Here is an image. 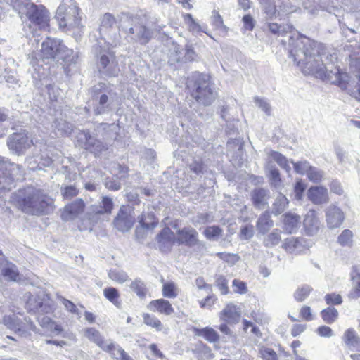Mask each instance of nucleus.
Here are the masks:
<instances>
[{"instance_id":"obj_12","label":"nucleus","mask_w":360,"mask_h":360,"mask_svg":"<svg viewBox=\"0 0 360 360\" xmlns=\"http://www.w3.org/2000/svg\"><path fill=\"white\" fill-rule=\"evenodd\" d=\"M20 169L18 165L1 160L0 184L3 183V179H5V182L8 181V183L20 179L22 176Z\"/></svg>"},{"instance_id":"obj_6","label":"nucleus","mask_w":360,"mask_h":360,"mask_svg":"<svg viewBox=\"0 0 360 360\" xmlns=\"http://www.w3.org/2000/svg\"><path fill=\"white\" fill-rule=\"evenodd\" d=\"M129 21L131 22V27H122L127 37L141 44H146L151 39V31L144 25L139 23L137 18L129 19Z\"/></svg>"},{"instance_id":"obj_48","label":"nucleus","mask_w":360,"mask_h":360,"mask_svg":"<svg viewBox=\"0 0 360 360\" xmlns=\"http://www.w3.org/2000/svg\"><path fill=\"white\" fill-rule=\"evenodd\" d=\"M222 233V229L218 226H207L204 231V235L210 240H216Z\"/></svg>"},{"instance_id":"obj_18","label":"nucleus","mask_w":360,"mask_h":360,"mask_svg":"<svg viewBox=\"0 0 360 360\" xmlns=\"http://www.w3.org/2000/svg\"><path fill=\"white\" fill-rule=\"evenodd\" d=\"M160 250L162 252H167L174 244L175 239L174 233L169 228H164L156 238Z\"/></svg>"},{"instance_id":"obj_39","label":"nucleus","mask_w":360,"mask_h":360,"mask_svg":"<svg viewBox=\"0 0 360 360\" xmlns=\"http://www.w3.org/2000/svg\"><path fill=\"white\" fill-rule=\"evenodd\" d=\"M281 233L280 230L274 229L264 238V245L268 248L277 245L281 240Z\"/></svg>"},{"instance_id":"obj_42","label":"nucleus","mask_w":360,"mask_h":360,"mask_svg":"<svg viewBox=\"0 0 360 360\" xmlns=\"http://www.w3.org/2000/svg\"><path fill=\"white\" fill-rule=\"evenodd\" d=\"M270 158L278 165L286 170L288 172L290 171L291 167L288 164L287 158L281 153L276 151H271L269 155Z\"/></svg>"},{"instance_id":"obj_47","label":"nucleus","mask_w":360,"mask_h":360,"mask_svg":"<svg viewBox=\"0 0 360 360\" xmlns=\"http://www.w3.org/2000/svg\"><path fill=\"white\" fill-rule=\"evenodd\" d=\"M131 289L141 299L146 295V288L143 282L140 279H136L131 284Z\"/></svg>"},{"instance_id":"obj_41","label":"nucleus","mask_w":360,"mask_h":360,"mask_svg":"<svg viewBox=\"0 0 360 360\" xmlns=\"http://www.w3.org/2000/svg\"><path fill=\"white\" fill-rule=\"evenodd\" d=\"M323 320L327 323H334L338 317V311L333 307H328L321 312Z\"/></svg>"},{"instance_id":"obj_24","label":"nucleus","mask_w":360,"mask_h":360,"mask_svg":"<svg viewBox=\"0 0 360 360\" xmlns=\"http://www.w3.org/2000/svg\"><path fill=\"white\" fill-rule=\"evenodd\" d=\"M283 222L285 231L289 233H292L299 229L301 217L297 214L289 212L283 215Z\"/></svg>"},{"instance_id":"obj_2","label":"nucleus","mask_w":360,"mask_h":360,"mask_svg":"<svg viewBox=\"0 0 360 360\" xmlns=\"http://www.w3.org/2000/svg\"><path fill=\"white\" fill-rule=\"evenodd\" d=\"M18 205L22 212L32 215L47 214L53 210V199L34 188L19 191Z\"/></svg>"},{"instance_id":"obj_15","label":"nucleus","mask_w":360,"mask_h":360,"mask_svg":"<svg viewBox=\"0 0 360 360\" xmlns=\"http://www.w3.org/2000/svg\"><path fill=\"white\" fill-rule=\"evenodd\" d=\"M84 201L81 198L77 199L63 208L61 213V218L65 221H72L78 217L79 214L84 212Z\"/></svg>"},{"instance_id":"obj_57","label":"nucleus","mask_w":360,"mask_h":360,"mask_svg":"<svg viewBox=\"0 0 360 360\" xmlns=\"http://www.w3.org/2000/svg\"><path fill=\"white\" fill-rule=\"evenodd\" d=\"M255 102L256 105L266 115H269L271 113V105L268 101L264 98H261L259 97L255 98Z\"/></svg>"},{"instance_id":"obj_3","label":"nucleus","mask_w":360,"mask_h":360,"mask_svg":"<svg viewBox=\"0 0 360 360\" xmlns=\"http://www.w3.org/2000/svg\"><path fill=\"white\" fill-rule=\"evenodd\" d=\"M26 15L29 22L23 25V32L27 38L38 36V29H45L48 27L49 17L48 11L42 5L27 4Z\"/></svg>"},{"instance_id":"obj_38","label":"nucleus","mask_w":360,"mask_h":360,"mask_svg":"<svg viewBox=\"0 0 360 360\" xmlns=\"http://www.w3.org/2000/svg\"><path fill=\"white\" fill-rule=\"evenodd\" d=\"M65 49L66 50L59 51L57 60H62L68 64L76 63L78 58L77 53H75L72 49H68L65 45Z\"/></svg>"},{"instance_id":"obj_36","label":"nucleus","mask_w":360,"mask_h":360,"mask_svg":"<svg viewBox=\"0 0 360 360\" xmlns=\"http://www.w3.org/2000/svg\"><path fill=\"white\" fill-rule=\"evenodd\" d=\"M196 335L203 337L207 341L211 343L217 342L219 335L212 328L205 327L196 330Z\"/></svg>"},{"instance_id":"obj_31","label":"nucleus","mask_w":360,"mask_h":360,"mask_svg":"<svg viewBox=\"0 0 360 360\" xmlns=\"http://www.w3.org/2000/svg\"><path fill=\"white\" fill-rule=\"evenodd\" d=\"M288 204L289 201L286 196L278 192L272 205L271 213L275 216L279 215L288 207Z\"/></svg>"},{"instance_id":"obj_11","label":"nucleus","mask_w":360,"mask_h":360,"mask_svg":"<svg viewBox=\"0 0 360 360\" xmlns=\"http://www.w3.org/2000/svg\"><path fill=\"white\" fill-rule=\"evenodd\" d=\"M32 144V140L25 132L13 133L8 136L7 140V146L9 150L17 155L22 154Z\"/></svg>"},{"instance_id":"obj_29","label":"nucleus","mask_w":360,"mask_h":360,"mask_svg":"<svg viewBox=\"0 0 360 360\" xmlns=\"http://www.w3.org/2000/svg\"><path fill=\"white\" fill-rule=\"evenodd\" d=\"M98 61V68L101 72L103 73L112 76L114 75L112 71L110 70V68L112 66V63H111V58H112V56L109 51L105 50H101Z\"/></svg>"},{"instance_id":"obj_50","label":"nucleus","mask_w":360,"mask_h":360,"mask_svg":"<svg viewBox=\"0 0 360 360\" xmlns=\"http://www.w3.org/2000/svg\"><path fill=\"white\" fill-rule=\"evenodd\" d=\"M302 238L291 237L285 240L283 247L287 251L293 252L296 251L299 246L302 244Z\"/></svg>"},{"instance_id":"obj_20","label":"nucleus","mask_w":360,"mask_h":360,"mask_svg":"<svg viewBox=\"0 0 360 360\" xmlns=\"http://www.w3.org/2000/svg\"><path fill=\"white\" fill-rule=\"evenodd\" d=\"M308 198L316 205H321L328 201L327 188L323 186H312L307 191Z\"/></svg>"},{"instance_id":"obj_22","label":"nucleus","mask_w":360,"mask_h":360,"mask_svg":"<svg viewBox=\"0 0 360 360\" xmlns=\"http://www.w3.org/2000/svg\"><path fill=\"white\" fill-rule=\"evenodd\" d=\"M147 307L150 311L167 316L171 315L174 311L170 302L165 299L152 300Z\"/></svg>"},{"instance_id":"obj_34","label":"nucleus","mask_w":360,"mask_h":360,"mask_svg":"<svg viewBox=\"0 0 360 360\" xmlns=\"http://www.w3.org/2000/svg\"><path fill=\"white\" fill-rule=\"evenodd\" d=\"M266 169L269 172L271 185L276 189H281L282 187V181L278 169L273 164L268 163Z\"/></svg>"},{"instance_id":"obj_32","label":"nucleus","mask_w":360,"mask_h":360,"mask_svg":"<svg viewBox=\"0 0 360 360\" xmlns=\"http://www.w3.org/2000/svg\"><path fill=\"white\" fill-rule=\"evenodd\" d=\"M184 55V49L176 44L172 43L168 52V63L170 65H175L178 63H182Z\"/></svg>"},{"instance_id":"obj_59","label":"nucleus","mask_w":360,"mask_h":360,"mask_svg":"<svg viewBox=\"0 0 360 360\" xmlns=\"http://www.w3.org/2000/svg\"><path fill=\"white\" fill-rule=\"evenodd\" d=\"M195 56L196 53L191 46L186 45L185 49H184L182 63L193 61Z\"/></svg>"},{"instance_id":"obj_8","label":"nucleus","mask_w":360,"mask_h":360,"mask_svg":"<svg viewBox=\"0 0 360 360\" xmlns=\"http://www.w3.org/2000/svg\"><path fill=\"white\" fill-rule=\"evenodd\" d=\"M3 322L9 329L14 330L21 336H27L30 331H34L36 328L30 319L24 318L22 321L15 314L5 316Z\"/></svg>"},{"instance_id":"obj_26","label":"nucleus","mask_w":360,"mask_h":360,"mask_svg":"<svg viewBox=\"0 0 360 360\" xmlns=\"http://www.w3.org/2000/svg\"><path fill=\"white\" fill-rule=\"evenodd\" d=\"M269 191L264 188L255 189L251 194L253 205L259 210L264 209L268 205Z\"/></svg>"},{"instance_id":"obj_60","label":"nucleus","mask_w":360,"mask_h":360,"mask_svg":"<svg viewBox=\"0 0 360 360\" xmlns=\"http://www.w3.org/2000/svg\"><path fill=\"white\" fill-rule=\"evenodd\" d=\"M216 285L222 295H226L229 292L228 281L224 276H219L216 279Z\"/></svg>"},{"instance_id":"obj_44","label":"nucleus","mask_w":360,"mask_h":360,"mask_svg":"<svg viewBox=\"0 0 360 360\" xmlns=\"http://www.w3.org/2000/svg\"><path fill=\"white\" fill-rule=\"evenodd\" d=\"M108 276L111 280L121 284L128 280L127 274L124 271L119 269L110 270L108 272Z\"/></svg>"},{"instance_id":"obj_51","label":"nucleus","mask_w":360,"mask_h":360,"mask_svg":"<svg viewBox=\"0 0 360 360\" xmlns=\"http://www.w3.org/2000/svg\"><path fill=\"white\" fill-rule=\"evenodd\" d=\"M311 290L312 288L310 286L303 285L295 290L294 297L297 302H302L309 296Z\"/></svg>"},{"instance_id":"obj_7","label":"nucleus","mask_w":360,"mask_h":360,"mask_svg":"<svg viewBox=\"0 0 360 360\" xmlns=\"http://www.w3.org/2000/svg\"><path fill=\"white\" fill-rule=\"evenodd\" d=\"M63 50H65V44L60 40L47 37L42 42L40 53L37 55L45 63H49V61L57 60L59 51Z\"/></svg>"},{"instance_id":"obj_61","label":"nucleus","mask_w":360,"mask_h":360,"mask_svg":"<svg viewBox=\"0 0 360 360\" xmlns=\"http://www.w3.org/2000/svg\"><path fill=\"white\" fill-rule=\"evenodd\" d=\"M112 352L114 353V354L110 355L112 357H115L116 359L120 358L122 360L130 359L129 356L124 352V350L115 343Z\"/></svg>"},{"instance_id":"obj_17","label":"nucleus","mask_w":360,"mask_h":360,"mask_svg":"<svg viewBox=\"0 0 360 360\" xmlns=\"http://www.w3.org/2000/svg\"><path fill=\"white\" fill-rule=\"evenodd\" d=\"M0 274L9 281H18L20 279L17 266L4 258H0Z\"/></svg>"},{"instance_id":"obj_5","label":"nucleus","mask_w":360,"mask_h":360,"mask_svg":"<svg viewBox=\"0 0 360 360\" xmlns=\"http://www.w3.org/2000/svg\"><path fill=\"white\" fill-rule=\"evenodd\" d=\"M193 77L195 79V90L192 93L193 97L200 104L210 105L215 98L216 92L210 86V77L196 72Z\"/></svg>"},{"instance_id":"obj_35","label":"nucleus","mask_w":360,"mask_h":360,"mask_svg":"<svg viewBox=\"0 0 360 360\" xmlns=\"http://www.w3.org/2000/svg\"><path fill=\"white\" fill-rule=\"evenodd\" d=\"M104 297L113 304L117 308L122 307V302L120 300V293L118 290L113 287H108L103 290Z\"/></svg>"},{"instance_id":"obj_28","label":"nucleus","mask_w":360,"mask_h":360,"mask_svg":"<svg viewBox=\"0 0 360 360\" xmlns=\"http://www.w3.org/2000/svg\"><path fill=\"white\" fill-rule=\"evenodd\" d=\"M343 340L350 349L360 352V338L353 328H349L345 332Z\"/></svg>"},{"instance_id":"obj_56","label":"nucleus","mask_w":360,"mask_h":360,"mask_svg":"<svg viewBox=\"0 0 360 360\" xmlns=\"http://www.w3.org/2000/svg\"><path fill=\"white\" fill-rule=\"evenodd\" d=\"M259 353L264 360H278L277 354L271 348L262 347Z\"/></svg>"},{"instance_id":"obj_33","label":"nucleus","mask_w":360,"mask_h":360,"mask_svg":"<svg viewBox=\"0 0 360 360\" xmlns=\"http://www.w3.org/2000/svg\"><path fill=\"white\" fill-rule=\"evenodd\" d=\"M113 208V202L112 199L107 196H103L101 202L99 205L92 206V211L95 214H110Z\"/></svg>"},{"instance_id":"obj_13","label":"nucleus","mask_w":360,"mask_h":360,"mask_svg":"<svg viewBox=\"0 0 360 360\" xmlns=\"http://www.w3.org/2000/svg\"><path fill=\"white\" fill-rule=\"evenodd\" d=\"M325 212L327 226L330 229L340 227L345 221L344 212L336 205L333 204L327 207Z\"/></svg>"},{"instance_id":"obj_52","label":"nucleus","mask_w":360,"mask_h":360,"mask_svg":"<svg viewBox=\"0 0 360 360\" xmlns=\"http://www.w3.org/2000/svg\"><path fill=\"white\" fill-rule=\"evenodd\" d=\"M76 139L79 146L86 149L89 141L92 140V136L89 131H80L77 134Z\"/></svg>"},{"instance_id":"obj_14","label":"nucleus","mask_w":360,"mask_h":360,"mask_svg":"<svg viewBox=\"0 0 360 360\" xmlns=\"http://www.w3.org/2000/svg\"><path fill=\"white\" fill-rule=\"evenodd\" d=\"M140 226L136 229V235L138 238H144L145 231L153 230L158 224V220L153 213L142 214L138 218Z\"/></svg>"},{"instance_id":"obj_63","label":"nucleus","mask_w":360,"mask_h":360,"mask_svg":"<svg viewBox=\"0 0 360 360\" xmlns=\"http://www.w3.org/2000/svg\"><path fill=\"white\" fill-rule=\"evenodd\" d=\"M233 291L239 294H245L248 291L246 283L238 279L233 281Z\"/></svg>"},{"instance_id":"obj_43","label":"nucleus","mask_w":360,"mask_h":360,"mask_svg":"<svg viewBox=\"0 0 360 360\" xmlns=\"http://www.w3.org/2000/svg\"><path fill=\"white\" fill-rule=\"evenodd\" d=\"M143 322L148 326L155 328L158 331H160L162 329V324L161 321L155 316L149 314H143Z\"/></svg>"},{"instance_id":"obj_49","label":"nucleus","mask_w":360,"mask_h":360,"mask_svg":"<svg viewBox=\"0 0 360 360\" xmlns=\"http://www.w3.org/2000/svg\"><path fill=\"white\" fill-rule=\"evenodd\" d=\"M104 149L105 146L103 144V143L93 136L92 140L89 141L86 148V150L94 153L96 155H98Z\"/></svg>"},{"instance_id":"obj_10","label":"nucleus","mask_w":360,"mask_h":360,"mask_svg":"<svg viewBox=\"0 0 360 360\" xmlns=\"http://www.w3.org/2000/svg\"><path fill=\"white\" fill-rule=\"evenodd\" d=\"M84 335L90 342L96 344L103 351L109 353L110 355L114 354L112 351L115 347V342L110 339L105 340L100 331L95 328L90 327L85 328L84 330Z\"/></svg>"},{"instance_id":"obj_55","label":"nucleus","mask_w":360,"mask_h":360,"mask_svg":"<svg viewBox=\"0 0 360 360\" xmlns=\"http://www.w3.org/2000/svg\"><path fill=\"white\" fill-rule=\"evenodd\" d=\"M162 295L168 298H174L177 296L176 286L174 283H166L163 285Z\"/></svg>"},{"instance_id":"obj_25","label":"nucleus","mask_w":360,"mask_h":360,"mask_svg":"<svg viewBox=\"0 0 360 360\" xmlns=\"http://www.w3.org/2000/svg\"><path fill=\"white\" fill-rule=\"evenodd\" d=\"M26 308L30 311L38 313H47L48 309L44 304L42 299L36 295L30 294L26 302Z\"/></svg>"},{"instance_id":"obj_62","label":"nucleus","mask_w":360,"mask_h":360,"mask_svg":"<svg viewBox=\"0 0 360 360\" xmlns=\"http://www.w3.org/2000/svg\"><path fill=\"white\" fill-rule=\"evenodd\" d=\"M325 300L329 305H338L342 302V297L335 293L327 294L325 296Z\"/></svg>"},{"instance_id":"obj_9","label":"nucleus","mask_w":360,"mask_h":360,"mask_svg":"<svg viewBox=\"0 0 360 360\" xmlns=\"http://www.w3.org/2000/svg\"><path fill=\"white\" fill-rule=\"evenodd\" d=\"M262 9L270 18H276L281 13H292L295 10L288 5V0H258Z\"/></svg>"},{"instance_id":"obj_40","label":"nucleus","mask_w":360,"mask_h":360,"mask_svg":"<svg viewBox=\"0 0 360 360\" xmlns=\"http://www.w3.org/2000/svg\"><path fill=\"white\" fill-rule=\"evenodd\" d=\"M184 19L186 24L188 25L190 32H192L193 33H198L200 32L207 33L203 27L193 18L191 14H185L184 15Z\"/></svg>"},{"instance_id":"obj_58","label":"nucleus","mask_w":360,"mask_h":360,"mask_svg":"<svg viewBox=\"0 0 360 360\" xmlns=\"http://www.w3.org/2000/svg\"><path fill=\"white\" fill-rule=\"evenodd\" d=\"M292 162L294 164L295 171L300 174H307L311 167V165H309V163L307 161H300L296 163Z\"/></svg>"},{"instance_id":"obj_53","label":"nucleus","mask_w":360,"mask_h":360,"mask_svg":"<svg viewBox=\"0 0 360 360\" xmlns=\"http://www.w3.org/2000/svg\"><path fill=\"white\" fill-rule=\"evenodd\" d=\"M307 176L311 181L314 183H319L322 180L323 173L318 168L311 166L307 174Z\"/></svg>"},{"instance_id":"obj_19","label":"nucleus","mask_w":360,"mask_h":360,"mask_svg":"<svg viewBox=\"0 0 360 360\" xmlns=\"http://www.w3.org/2000/svg\"><path fill=\"white\" fill-rule=\"evenodd\" d=\"M178 238L176 242L179 244H185L188 246H193L198 243V232L191 227H185L177 231Z\"/></svg>"},{"instance_id":"obj_37","label":"nucleus","mask_w":360,"mask_h":360,"mask_svg":"<svg viewBox=\"0 0 360 360\" xmlns=\"http://www.w3.org/2000/svg\"><path fill=\"white\" fill-rule=\"evenodd\" d=\"M116 24V20L115 17L109 13H105L101 18V25H100V33H106L108 30Z\"/></svg>"},{"instance_id":"obj_45","label":"nucleus","mask_w":360,"mask_h":360,"mask_svg":"<svg viewBox=\"0 0 360 360\" xmlns=\"http://www.w3.org/2000/svg\"><path fill=\"white\" fill-rule=\"evenodd\" d=\"M55 127L60 135H70L72 131V125L65 120H58L55 122Z\"/></svg>"},{"instance_id":"obj_1","label":"nucleus","mask_w":360,"mask_h":360,"mask_svg":"<svg viewBox=\"0 0 360 360\" xmlns=\"http://www.w3.org/2000/svg\"><path fill=\"white\" fill-rule=\"evenodd\" d=\"M289 53L304 74L314 75L323 80L345 86L347 75L337 65V55L327 51L326 47L311 39L297 34L290 36Z\"/></svg>"},{"instance_id":"obj_4","label":"nucleus","mask_w":360,"mask_h":360,"mask_svg":"<svg viewBox=\"0 0 360 360\" xmlns=\"http://www.w3.org/2000/svg\"><path fill=\"white\" fill-rule=\"evenodd\" d=\"M56 19L64 32L79 29L81 25L79 10L72 0H63L57 9Z\"/></svg>"},{"instance_id":"obj_54","label":"nucleus","mask_w":360,"mask_h":360,"mask_svg":"<svg viewBox=\"0 0 360 360\" xmlns=\"http://www.w3.org/2000/svg\"><path fill=\"white\" fill-rule=\"evenodd\" d=\"M62 195L66 199H70L78 195L79 191L75 185L62 186Z\"/></svg>"},{"instance_id":"obj_21","label":"nucleus","mask_w":360,"mask_h":360,"mask_svg":"<svg viewBox=\"0 0 360 360\" xmlns=\"http://www.w3.org/2000/svg\"><path fill=\"white\" fill-rule=\"evenodd\" d=\"M134 223V219L127 212L120 210L114 220L115 227L120 231H128Z\"/></svg>"},{"instance_id":"obj_16","label":"nucleus","mask_w":360,"mask_h":360,"mask_svg":"<svg viewBox=\"0 0 360 360\" xmlns=\"http://www.w3.org/2000/svg\"><path fill=\"white\" fill-rule=\"evenodd\" d=\"M94 101L93 110L96 115L108 114L113 110V99L105 94L98 95Z\"/></svg>"},{"instance_id":"obj_46","label":"nucleus","mask_w":360,"mask_h":360,"mask_svg":"<svg viewBox=\"0 0 360 360\" xmlns=\"http://www.w3.org/2000/svg\"><path fill=\"white\" fill-rule=\"evenodd\" d=\"M353 233L349 229H345L338 238V242L342 246L352 245Z\"/></svg>"},{"instance_id":"obj_64","label":"nucleus","mask_w":360,"mask_h":360,"mask_svg":"<svg viewBox=\"0 0 360 360\" xmlns=\"http://www.w3.org/2000/svg\"><path fill=\"white\" fill-rule=\"evenodd\" d=\"M349 92L352 97L360 101V72L358 76L357 83L349 89Z\"/></svg>"},{"instance_id":"obj_27","label":"nucleus","mask_w":360,"mask_h":360,"mask_svg":"<svg viewBox=\"0 0 360 360\" xmlns=\"http://www.w3.org/2000/svg\"><path fill=\"white\" fill-rule=\"evenodd\" d=\"M304 226L309 235H314L319 227V221L314 210H310L305 216L303 221Z\"/></svg>"},{"instance_id":"obj_23","label":"nucleus","mask_w":360,"mask_h":360,"mask_svg":"<svg viewBox=\"0 0 360 360\" xmlns=\"http://www.w3.org/2000/svg\"><path fill=\"white\" fill-rule=\"evenodd\" d=\"M240 315V308L232 303L228 304L221 312V318L229 323H238Z\"/></svg>"},{"instance_id":"obj_30","label":"nucleus","mask_w":360,"mask_h":360,"mask_svg":"<svg viewBox=\"0 0 360 360\" xmlns=\"http://www.w3.org/2000/svg\"><path fill=\"white\" fill-rule=\"evenodd\" d=\"M274 226V221L271 219L270 213L268 211L264 212L258 218L257 221V229L262 234H265Z\"/></svg>"}]
</instances>
